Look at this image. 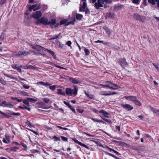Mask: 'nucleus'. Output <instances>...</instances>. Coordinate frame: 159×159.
<instances>
[{
  "label": "nucleus",
  "instance_id": "nucleus-54",
  "mask_svg": "<svg viewBox=\"0 0 159 159\" xmlns=\"http://www.w3.org/2000/svg\"><path fill=\"white\" fill-rule=\"evenodd\" d=\"M20 144V145H21L24 148H25V149H27V146L25 144L23 143H21Z\"/></svg>",
  "mask_w": 159,
  "mask_h": 159
},
{
  "label": "nucleus",
  "instance_id": "nucleus-19",
  "mask_svg": "<svg viewBox=\"0 0 159 159\" xmlns=\"http://www.w3.org/2000/svg\"><path fill=\"white\" fill-rule=\"evenodd\" d=\"M104 30L107 33L108 35H110L112 31L110 30V29L108 28L106 26H104L103 27Z\"/></svg>",
  "mask_w": 159,
  "mask_h": 159
},
{
  "label": "nucleus",
  "instance_id": "nucleus-25",
  "mask_svg": "<svg viewBox=\"0 0 159 159\" xmlns=\"http://www.w3.org/2000/svg\"><path fill=\"white\" fill-rule=\"evenodd\" d=\"M104 153L108 155H109V156H111V157H112L115 158L116 159H121L120 158H118V157H116L114 155H113V154H111V153H109L108 152H107L105 151L104 152Z\"/></svg>",
  "mask_w": 159,
  "mask_h": 159
},
{
  "label": "nucleus",
  "instance_id": "nucleus-53",
  "mask_svg": "<svg viewBox=\"0 0 159 159\" xmlns=\"http://www.w3.org/2000/svg\"><path fill=\"white\" fill-rule=\"evenodd\" d=\"M132 2L134 3L139 4V0H132Z\"/></svg>",
  "mask_w": 159,
  "mask_h": 159
},
{
  "label": "nucleus",
  "instance_id": "nucleus-56",
  "mask_svg": "<svg viewBox=\"0 0 159 159\" xmlns=\"http://www.w3.org/2000/svg\"><path fill=\"white\" fill-rule=\"evenodd\" d=\"M71 42L70 41H68L66 43V44L68 46L71 47Z\"/></svg>",
  "mask_w": 159,
  "mask_h": 159
},
{
  "label": "nucleus",
  "instance_id": "nucleus-62",
  "mask_svg": "<svg viewBox=\"0 0 159 159\" xmlns=\"http://www.w3.org/2000/svg\"><path fill=\"white\" fill-rule=\"evenodd\" d=\"M32 52L35 55H37V54H40V55H42V54L40 53V52H35V51L33 50L32 51Z\"/></svg>",
  "mask_w": 159,
  "mask_h": 159
},
{
  "label": "nucleus",
  "instance_id": "nucleus-45",
  "mask_svg": "<svg viewBox=\"0 0 159 159\" xmlns=\"http://www.w3.org/2000/svg\"><path fill=\"white\" fill-rule=\"evenodd\" d=\"M43 102L46 103H48L49 101V99L48 98H45L43 99Z\"/></svg>",
  "mask_w": 159,
  "mask_h": 159
},
{
  "label": "nucleus",
  "instance_id": "nucleus-9",
  "mask_svg": "<svg viewBox=\"0 0 159 159\" xmlns=\"http://www.w3.org/2000/svg\"><path fill=\"white\" fill-rule=\"evenodd\" d=\"M1 105L3 107L11 108L13 107V105L10 103L9 102H7L5 101H3L1 104Z\"/></svg>",
  "mask_w": 159,
  "mask_h": 159
},
{
  "label": "nucleus",
  "instance_id": "nucleus-7",
  "mask_svg": "<svg viewBox=\"0 0 159 159\" xmlns=\"http://www.w3.org/2000/svg\"><path fill=\"white\" fill-rule=\"evenodd\" d=\"M30 53L28 52H26L25 51H19L16 55L17 56L21 57L22 56H25L28 54H30Z\"/></svg>",
  "mask_w": 159,
  "mask_h": 159
},
{
  "label": "nucleus",
  "instance_id": "nucleus-39",
  "mask_svg": "<svg viewBox=\"0 0 159 159\" xmlns=\"http://www.w3.org/2000/svg\"><path fill=\"white\" fill-rule=\"evenodd\" d=\"M84 51L86 55H88L89 54L90 52L88 49L85 48L84 49Z\"/></svg>",
  "mask_w": 159,
  "mask_h": 159
},
{
  "label": "nucleus",
  "instance_id": "nucleus-23",
  "mask_svg": "<svg viewBox=\"0 0 159 159\" xmlns=\"http://www.w3.org/2000/svg\"><path fill=\"white\" fill-rule=\"evenodd\" d=\"M102 85L103 86V87L104 88H105V87L111 89L115 90V89H117V88H114L111 86H110L109 85H109L105 84V85Z\"/></svg>",
  "mask_w": 159,
  "mask_h": 159
},
{
  "label": "nucleus",
  "instance_id": "nucleus-13",
  "mask_svg": "<svg viewBox=\"0 0 159 159\" xmlns=\"http://www.w3.org/2000/svg\"><path fill=\"white\" fill-rule=\"evenodd\" d=\"M126 99H130L134 102L135 101V100L137 99L136 97L134 96H128L125 97Z\"/></svg>",
  "mask_w": 159,
  "mask_h": 159
},
{
  "label": "nucleus",
  "instance_id": "nucleus-14",
  "mask_svg": "<svg viewBox=\"0 0 159 159\" xmlns=\"http://www.w3.org/2000/svg\"><path fill=\"white\" fill-rule=\"evenodd\" d=\"M74 141L75 143H77L79 145L82 147H83L84 148H85L87 149L88 148V147L86 145L80 142L79 141L75 139L74 140Z\"/></svg>",
  "mask_w": 159,
  "mask_h": 159
},
{
  "label": "nucleus",
  "instance_id": "nucleus-3",
  "mask_svg": "<svg viewBox=\"0 0 159 159\" xmlns=\"http://www.w3.org/2000/svg\"><path fill=\"white\" fill-rule=\"evenodd\" d=\"M118 63L124 68L128 66V64L125 58H120L118 59Z\"/></svg>",
  "mask_w": 159,
  "mask_h": 159
},
{
  "label": "nucleus",
  "instance_id": "nucleus-38",
  "mask_svg": "<svg viewBox=\"0 0 159 159\" xmlns=\"http://www.w3.org/2000/svg\"><path fill=\"white\" fill-rule=\"evenodd\" d=\"M52 137L56 141H61V139L59 137H57L55 136H53Z\"/></svg>",
  "mask_w": 159,
  "mask_h": 159
},
{
  "label": "nucleus",
  "instance_id": "nucleus-40",
  "mask_svg": "<svg viewBox=\"0 0 159 159\" xmlns=\"http://www.w3.org/2000/svg\"><path fill=\"white\" fill-rule=\"evenodd\" d=\"M25 123L30 128H31L32 127H34V126L32 125L31 123L28 121H27V122H26Z\"/></svg>",
  "mask_w": 159,
  "mask_h": 159
},
{
  "label": "nucleus",
  "instance_id": "nucleus-5",
  "mask_svg": "<svg viewBox=\"0 0 159 159\" xmlns=\"http://www.w3.org/2000/svg\"><path fill=\"white\" fill-rule=\"evenodd\" d=\"M40 7L41 6L40 4H34L32 6L30 5L29 7V10L30 11H31L32 10L34 11L39 9Z\"/></svg>",
  "mask_w": 159,
  "mask_h": 159
},
{
  "label": "nucleus",
  "instance_id": "nucleus-36",
  "mask_svg": "<svg viewBox=\"0 0 159 159\" xmlns=\"http://www.w3.org/2000/svg\"><path fill=\"white\" fill-rule=\"evenodd\" d=\"M134 103L136 105H137L139 106H141V104L140 102L137 99L135 100V101H134Z\"/></svg>",
  "mask_w": 159,
  "mask_h": 159
},
{
  "label": "nucleus",
  "instance_id": "nucleus-35",
  "mask_svg": "<svg viewBox=\"0 0 159 159\" xmlns=\"http://www.w3.org/2000/svg\"><path fill=\"white\" fill-rule=\"evenodd\" d=\"M101 117L102 120H103L107 122V123H109L110 124H111L112 123L111 121L110 120L107 119L103 118L102 117Z\"/></svg>",
  "mask_w": 159,
  "mask_h": 159
},
{
  "label": "nucleus",
  "instance_id": "nucleus-63",
  "mask_svg": "<svg viewBox=\"0 0 159 159\" xmlns=\"http://www.w3.org/2000/svg\"><path fill=\"white\" fill-rule=\"evenodd\" d=\"M23 87L25 89H29L30 87L29 86L26 85L25 84H24L23 85Z\"/></svg>",
  "mask_w": 159,
  "mask_h": 159
},
{
  "label": "nucleus",
  "instance_id": "nucleus-28",
  "mask_svg": "<svg viewBox=\"0 0 159 159\" xmlns=\"http://www.w3.org/2000/svg\"><path fill=\"white\" fill-rule=\"evenodd\" d=\"M56 20L55 19H52L50 21H48V25L53 24L55 25L56 23Z\"/></svg>",
  "mask_w": 159,
  "mask_h": 159
},
{
  "label": "nucleus",
  "instance_id": "nucleus-37",
  "mask_svg": "<svg viewBox=\"0 0 159 159\" xmlns=\"http://www.w3.org/2000/svg\"><path fill=\"white\" fill-rule=\"evenodd\" d=\"M10 149L11 151L16 152L17 150L19 149V148L16 147H12L10 148Z\"/></svg>",
  "mask_w": 159,
  "mask_h": 159
},
{
  "label": "nucleus",
  "instance_id": "nucleus-18",
  "mask_svg": "<svg viewBox=\"0 0 159 159\" xmlns=\"http://www.w3.org/2000/svg\"><path fill=\"white\" fill-rule=\"evenodd\" d=\"M87 7L86 4L85 2H83V5L80 8V11H84V9L86 8Z\"/></svg>",
  "mask_w": 159,
  "mask_h": 159
},
{
  "label": "nucleus",
  "instance_id": "nucleus-46",
  "mask_svg": "<svg viewBox=\"0 0 159 159\" xmlns=\"http://www.w3.org/2000/svg\"><path fill=\"white\" fill-rule=\"evenodd\" d=\"M49 88L52 90H55L56 88V85H53L52 86H49Z\"/></svg>",
  "mask_w": 159,
  "mask_h": 159
},
{
  "label": "nucleus",
  "instance_id": "nucleus-32",
  "mask_svg": "<svg viewBox=\"0 0 159 159\" xmlns=\"http://www.w3.org/2000/svg\"><path fill=\"white\" fill-rule=\"evenodd\" d=\"M67 20L66 19H64V20H61L60 22V25H62L63 24H64L67 23Z\"/></svg>",
  "mask_w": 159,
  "mask_h": 159
},
{
  "label": "nucleus",
  "instance_id": "nucleus-57",
  "mask_svg": "<svg viewBox=\"0 0 159 159\" xmlns=\"http://www.w3.org/2000/svg\"><path fill=\"white\" fill-rule=\"evenodd\" d=\"M63 103L64 104H65V105H67L69 107H70L71 106L69 103L68 102L65 101H64L63 102Z\"/></svg>",
  "mask_w": 159,
  "mask_h": 159
},
{
  "label": "nucleus",
  "instance_id": "nucleus-11",
  "mask_svg": "<svg viewBox=\"0 0 159 159\" xmlns=\"http://www.w3.org/2000/svg\"><path fill=\"white\" fill-rule=\"evenodd\" d=\"M69 80L71 82L74 84H77L80 82V80L73 77H71L70 78Z\"/></svg>",
  "mask_w": 159,
  "mask_h": 159
},
{
  "label": "nucleus",
  "instance_id": "nucleus-30",
  "mask_svg": "<svg viewBox=\"0 0 159 159\" xmlns=\"http://www.w3.org/2000/svg\"><path fill=\"white\" fill-rule=\"evenodd\" d=\"M43 47L41 46H40L38 45H37L35 49L37 50L38 51H40L43 50H43H45V49Z\"/></svg>",
  "mask_w": 159,
  "mask_h": 159
},
{
  "label": "nucleus",
  "instance_id": "nucleus-6",
  "mask_svg": "<svg viewBox=\"0 0 159 159\" xmlns=\"http://www.w3.org/2000/svg\"><path fill=\"white\" fill-rule=\"evenodd\" d=\"M42 15V13L40 11L35 12L31 17H32L35 19H38L40 18Z\"/></svg>",
  "mask_w": 159,
  "mask_h": 159
},
{
  "label": "nucleus",
  "instance_id": "nucleus-8",
  "mask_svg": "<svg viewBox=\"0 0 159 159\" xmlns=\"http://www.w3.org/2000/svg\"><path fill=\"white\" fill-rule=\"evenodd\" d=\"M121 106L123 108L126 109L128 111H130L134 108L133 107L128 104H122Z\"/></svg>",
  "mask_w": 159,
  "mask_h": 159
},
{
  "label": "nucleus",
  "instance_id": "nucleus-27",
  "mask_svg": "<svg viewBox=\"0 0 159 159\" xmlns=\"http://www.w3.org/2000/svg\"><path fill=\"white\" fill-rule=\"evenodd\" d=\"M152 111L155 114H156V116H158L159 117V110H156L154 109L153 108H152L151 109Z\"/></svg>",
  "mask_w": 159,
  "mask_h": 159
},
{
  "label": "nucleus",
  "instance_id": "nucleus-52",
  "mask_svg": "<svg viewBox=\"0 0 159 159\" xmlns=\"http://www.w3.org/2000/svg\"><path fill=\"white\" fill-rule=\"evenodd\" d=\"M54 66H55V67H56L57 68H60L61 69H66L63 67H61L60 66H58L55 64H54Z\"/></svg>",
  "mask_w": 159,
  "mask_h": 159
},
{
  "label": "nucleus",
  "instance_id": "nucleus-16",
  "mask_svg": "<svg viewBox=\"0 0 159 159\" xmlns=\"http://www.w3.org/2000/svg\"><path fill=\"white\" fill-rule=\"evenodd\" d=\"M99 113H102L104 117L107 118L108 117L107 115L109 114V113L103 110H100L99 111Z\"/></svg>",
  "mask_w": 159,
  "mask_h": 159
},
{
  "label": "nucleus",
  "instance_id": "nucleus-21",
  "mask_svg": "<svg viewBox=\"0 0 159 159\" xmlns=\"http://www.w3.org/2000/svg\"><path fill=\"white\" fill-rule=\"evenodd\" d=\"M38 84H41L43 85H44L45 86H49L51 85V84H49L48 83H45L44 82L42 81H40L37 83Z\"/></svg>",
  "mask_w": 159,
  "mask_h": 159
},
{
  "label": "nucleus",
  "instance_id": "nucleus-50",
  "mask_svg": "<svg viewBox=\"0 0 159 159\" xmlns=\"http://www.w3.org/2000/svg\"><path fill=\"white\" fill-rule=\"evenodd\" d=\"M18 66H19L17 64L11 65L12 67L14 69H16Z\"/></svg>",
  "mask_w": 159,
  "mask_h": 159
},
{
  "label": "nucleus",
  "instance_id": "nucleus-41",
  "mask_svg": "<svg viewBox=\"0 0 159 159\" xmlns=\"http://www.w3.org/2000/svg\"><path fill=\"white\" fill-rule=\"evenodd\" d=\"M20 93L21 95H23V96H28L29 95L28 93H27L25 92L21 91L20 92Z\"/></svg>",
  "mask_w": 159,
  "mask_h": 159
},
{
  "label": "nucleus",
  "instance_id": "nucleus-17",
  "mask_svg": "<svg viewBox=\"0 0 159 159\" xmlns=\"http://www.w3.org/2000/svg\"><path fill=\"white\" fill-rule=\"evenodd\" d=\"M38 107L45 109H47V108L45 106V104L43 102H39Z\"/></svg>",
  "mask_w": 159,
  "mask_h": 159
},
{
  "label": "nucleus",
  "instance_id": "nucleus-31",
  "mask_svg": "<svg viewBox=\"0 0 159 159\" xmlns=\"http://www.w3.org/2000/svg\"><path fill=\"white\" fill-rule=\"evenodd\" d=\"M58 93L64 96L65 95V92L63 91V90L61 89H59L58 90Z\"/></svg>",
  "mask_w": 159,
  "mask_h": 159
},
{
  "label": "nucleus",
  "instance_id": "nucleus-26",
  "mask_svg": "<svg viewBox=\"0 0 159 159\" xmlns=\"http://www.w3.org/2000/svg\"><path fill=\"white\" fill-rule=\"evenodd\" d=\"M106 82L108 83L110 86H111L113 87L116 88L118 87V85H117L116 84H114L111 83L110 81H106Z\"/></svg>",
  "mask_w": 159,
  "mask_h": 159
},
{
  "label": "nucleus",
  "instance_id": "nucleus-60",
  "mask_svg": "<svg viewBox=\"0 0 159 159\" xmlns=\"http://www.w3.org/2000/svg\"><path fill=\"white\" fill-rule=\"evenodd\" d=\"M9 78H11L12 79L15 80H17V78L13 76L12 75H10V76H9Z\"/></svg>",
  "mask_w": 159,
  "mask_h": 159
},
{
  "label": "nucleus",
  "instance_id": "nucleus-49",
  "mask_svg": "<svg viewBox=\"0 0 159 159\" xmlns=\"http://www.w3.org/2000/svg\"><path fill=\"white\" fill-rule=\"evenodd\" d=\"M61 137L63 141L67 142L68 140L67 138L65 137L61 136Z\"/></svg>",
  "mask_w": 159,
  "mask_h": 159
},
{
  "label": "nucleus",
  "instance_id": "nucleus-51",
  "mask_svg": "<svg viewBox=\"0 0 159 159\" xmlns=\"http://www.w3.org/2000/svg\"><path fill=\"white\" fill-rule=\"evenodd\" d=\"M85 14H90V11L87 8H86L85 10Z\"/></svg>",
  "mask_w": 159,
  "mask_h": 159
},
{
  "label": "nucleus",
  "instance_id": "nucleus-4",
  "mask_svg": "<svg viewBox=\"0 0 159 159\" xmlns=\"http://www.w3.org/2000/svg\"><path fill=\"white\" fill-rule=\"evenodd\" d=\"M48 20L47 18H45L44 17H42L37 22V24L40 23L44 25H48Z\"/></svg>",
  "mask_w": 159,
  "mask_h": 159
},
{
  "label": "nucleus",
  "instance_id": "nucleus-29",
  "mask_svg": "<svg viewBox=\"0 0 159 159\" xmlns=\"http://www.w3.org/2000/svg\"><path fill=\"white\" fill-rule=\"evenodd\" d=\"M36 99H34L32 98H27L28 100L29 101V102H36L38 100L37 98H36Z\"/></svg>",
  "mask_w": 159,
  "mask_h": 159
},
{
  "label": "nucleus",
  "instance_id": "nucleus-47",
  "mask_svg": "<svg viewBox=\"0 0 159 159\" xmlns=\"http://www.w3.org/2000/svg\"><path fill=\"white\" fill-rule=\"evenodd\" d=\"M75 21V19H74L73 20V21H70L68 22L66 25H68L70 24H72V25H73L74 24V22Z\"/></svg>",
  "mask_w": 159,
  "mask_h": 159
},
{
  "label": "nucleus",
  "instance_id": "nucleus-59",
  "mask_svg": "<svg viewBox=\"0 0 159 159\" xmlns=\"http://www.w3.org/2000/svg\"><path fill=\"white\" fill-rule=\"evenodd\" d=\"M29 130H30V131L34 133V134H35L36 135H39V134L38 133L36 132V131H35L32 129H28Z\"/></svg>",
  "mask_w": 159,
  "mask_h": 159
},
{
  "label": "nucleus",
  "instance_id": "nucleus-20",
  "mask_svg": "<svg viewBox=\"0 0 159 159\" xmlns=\"http://www.w3.org/2000/svg\"><path fill=\"white\" fill-rule=\"evenodd\" d=\"M106 16L108 18H113L114 17V13L110 12L107 13Z\"/></svg>",
  "mask_w": 159,
  "mask_h": 159
},
{
  "label": "nucleus",
  "instance_id": "nucleus-64",
  "mask_svg": "<svg viewBox=\"0 0 159 159\" xmlns=\"http://www.w3.org/2000/svg\"><path fill=\"white\" fill-rule=\"evenodd\" d=\"M7 0H1V3H2V5H3L6 2Z\"/></svg>",
  "mask_w": 159,
  "mask_h": 159
},
{
  "label": "nucleus",
  "instance_id": "nucleus-33",
  "mask_svg": "<svg viewBox=\"0 0 159 159\" xmlns=\"http://www.w3.org/2000/svg\"><path fill=\"white\" fill-rule=\"evenodd\" d=\"M23 103L24 104H25L28 107H29L30 106L29 101L27 99L26 100H23Z\"/></svg>",
  "mask_w": 159,
  "mask_h": 159
},
{
  "label": "nucleus",
  "instance_id": "nucleus-44",
  "mask_svg": "<svg viewBox=\"0 0 159 159\" xmlns=\"http://www.w3.org/2000/svg\"><path fill=\"white\" fill-rule=\"evenodd\" d=\"M122 6L121 5H117L115 7V9L118 10H120L122 8Z\"/></svg>",
  "mask_w": 159,
  "mask_h": 159
},
{
  "label": "nucleus",
  "instance_id": "nucleus-22",
  "mask_svg": "<svg viewBox=\"0 0 159 159\" xmlns=\"http://www.w3.org/2000/svg\"><path fill=\"white\" fill-rule=\"evenodd\" d=\"M134 17L135 19H136L138 20H141V16L137 14H134Z\"/></svg>",
  "mask_w": 159,
  "mask_h": 159
},
{
  "label": "nucleus",
  "instance_id": "nucleus-58",
  "mask_svg": "<svg viewBox=\"0 0 159 159\" xmlns=\"http://www.w3.org/2000/svg\"><path fill=\"white\" fill-rule=\"evenodd\" d=\"M1 83L4 85H6L7 84L6 82L2 79H1Z\"/></svg>",
  "mask_w": 159,
  "mask_h": 159
},
{
  "label": "nucleus",
  "instance_id": "nucleus-61",
  "mask_svg": "<svg viewBox=\"0 0 159 159\" xmlns=\"http://www.w3.org/2000/svg\"><path fill=\"white\" fill-rule=\"evenodd\" d=\"M77 111H78L79 113H82L84 111V110L81 109H78L77 110Z\"/></svg>",
  "mask_w": 159,
  "mask_h": 159
},
{
  "label": "nucleus",
  "instance_id": "nucleus-24",
  "mask_svg": "<svg viewBox=\"0 0 159 159\" xmlns=\"http://www.w3.org/2000/svg\"><path fill=\"white\" fill-rule=\"evenodd\" d=\"M83 16L82 14H76V19L80 20L82 18H83Z\"/></svg>",
  "mask_w": 159,
  "mask_h": 159
},
{
  "label": "nucleus",
  "instance_id": "nucleus-10",
  "mask_svg": "<svg viewBox=\"0 0 159 159\" xmlns=\"http://www.w3.org/2000/svg\"><path fill=\"white\" fill-rule=\"evenodd\" d=\"M10 136L7 134H6L5 135V137L3 138L2 139V141L5 143H8L10 142Z\"/></svg>",
  "mask_w": 159,
  "mask_h": 159
},
{
  "label": "nucleus",
  "instance_id": "nucleus-48",
  "mask_svg": "<svg viewBox=\"0 0 159 159\" xmlns=\"http://www.w3.org/2000/svg\"><path fill=\"white\" fill-rule=\"evenodd\" d=\"M69 108L72 110L73 112L76 114V111L72 106H70Z\"/></svg>",
  "mask_w": 159,
  "mask_h": 159
},
{
  "label": "nucleus",
  "instance_id": "nucleus-1",
  "mask_svg": "<svg viewBox=\"0 0 159 159\" xmlns=\"http://www.w3.org/2000/svg\"><path fill=\"white\" fill-rule=\"evenodd\" d=\"M66 93L67 95H72L73 94L75 96L77 93L78 89L76 87H75L74 89L68 88L66 89Z\"/></svg>",
  "mask_w": 159,
  "mask_h": 159
},
{
  "label": "nucleus",
  "instance_id": "nucleus-12",
  "mask_svg": "<svg viewBox=\"0 0 159 159\" xmlns=\"http://www.w3.org/2000/svg\"><path fill=\"white\" fill-rule=\"evenodd\" d=\"M149 3L152 4V5H154L155 4V2H157V7H159V0H148Z\"/></svg>",
  "mask_w": 159,
  "mask_h": 159
},
{
  "label": "nucleus",
  "instance_id": "nucleus-43",
  "mask_svg": "<svg viewBox=\"0 0 159 159\" xmlns=\"http://www.w3.org/2000/svg\"><path fill=\"white\" fill-rule=\"evenodd\" d=\"M44 49H45V51H47L48 53H49L52 55V54H53V53H54L52 51L49 50L48 49H47V48H44Z\"/></svg>",
  "mask_w": 159,
  "mask_h": 159
},
{
  "label": "nucleus",
  "instance_id": "nucleus-2",
  "mask_svg": "<svg viewBox=\"0 0 159 159\" xmlns=\"http://www.w3.org/2000/svg\"><path fill=\"white\" fill-rule=\"evenodd\" d=\"M108 0H98L97 2H95L94 4V7L95 8L98 9L100 7H103V5L104 2H106Z\"/></svg>",
  "mask_w": 159,
  "mask_h": 159
},
{
  "label": "nucleus",
  "instance_id": "nucleus-55",
  "mask_svg": "<svg viewBox=\"0 0 159 159\" xmlns=\"http://www.w3.org/2000/svg\"><path fill=\"white\" fill-rule=\"evenodd\" d=\"M5 33L3 32L2 33L1 35V39H3L4 38Z\"/></svg>",
  "mask_w": 159,
  "mask_h": 159
},
{
  "label": "nucleus",
  "instance_id": "nucleus-34",
  "mask_svg": "<svg viewBox=\"0 0 159 159\" xmlns=\"http://www.w3.org/2000/svg\"><path fill=\"white\" fill-rule=\"evenodd\" d=\"M28 69H32L34 70H38L37 68L35 67H34L32 65H29L27 66Z\"/></svg>",
  "mask_w": 159,
  "mask_h": 159
},
{
  "label": "nucleus",
  "instance_id": "nucleus-42",
  "mask_svg": "<svg viewBox=\"0 0 159 159\" xmlns=\"http://www.w3.org/2000/svg\"><path fill=\"white\" fill-rule=\"evenodd\" d=\"M1 114H2L4 117L6 118H9L10 117V116L2 112L1 111Z\"/></svg>",
  "mask_w": 159,
  "mask_h": 159
},
{
  "label": "nucleus",
  "instance_id": "nucleus-15",
  "mask_svg": "<svg viewBox=\"0 0 159 159\" xmlns=\"http://www.w3.org/2000/svg\"><path fill=\"white\" fill-rule=\"evenodd\" d=\"M30 17H29L28 16H25L24 22L26 24H29L30 23Z\"/></svg>",
  "mask_w": 159,
  "mask_h": 159
}]
</instances>
